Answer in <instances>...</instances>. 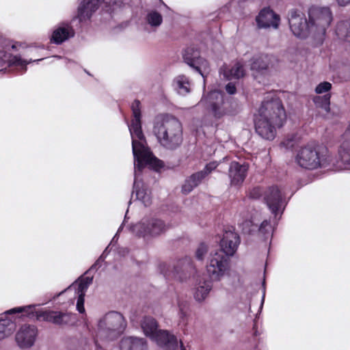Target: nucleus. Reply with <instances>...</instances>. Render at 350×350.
<instances>
[{
	"label": "nucleus",
	"instance_id": "obj_44",
	"mask_svg": "<svg viewBox=\"0 0 350 350\" xmlns=\"http://www.w3.org/2000/svg\"><path fill=\"white\" fill-rule=\"evenodd\" d=\"M217 164L215 162L209 163L205 166L204 169L201 172H206V176L209 173H211L213 170H215L217 167Z\"/></svg>",
	"mask_w": 350,
	"mask_h": 350
},
{
	"label": "nucleus",
	"instance_id": "obj_40",
	"mask_svg": "<svg viewBox=\"0 0 350 350\" xmlns=\"http://www.w3.org/2000/svg\"><path fill=\"white\" fill-rule=\"evenodd\" d=\"M136 197L137 199L142 200L146 206L150 202V196L143 189L136 191Z\"/></svg>",
	"mask_w": 350,
	"mask_h": 350
},
{
	"label": "nucleus",
	"instance_id": "obj_37",
	"mask_svg": "<svg viewBox=\"0 0 350 350\" xmlns=\"http://www.w3.org/2000/svg\"><path fill=\"white\" fill-rule=\"evenodd\" d=\"M92 282L93 276H87L83 278L78 285V288L77 289V294L83 293V295H85L89 286L92 283Z\"/></svg>",
	"mask_w": 350,
	"mask_h": 350
},
{
	"label": "nucleus",
	"instance_id": "obj_13",
	"mask_svg": "<svg viewBox=\"0 0 350 350\" xmlns=\"http://www.w3.org/2000/svg\"><path fill=\"white\" fill-rule=\"evenodd\" d=\"M255 21L258 29H278L280 25L281 18L269 7H266L260 10Z\"/></svg>",
	"mask_w": 350,
	"mask_h": 350
},
{
	"label": "nucleus",
	"instance_id": "obj_30",
	"mask_svg": "<svg viewBox=\"0 0 350 350\" xmlns=\"http://www.w3.org/2000/svg\"><path fill=\"white\" fill-rule=\"evenodd\" d=\"M336 35L341 39L350 42V21H340L336 28Z\"/></svg>",
	"mask_w": 350,
	"mask_h": 350
},
{
	"label": "nucleus",
	"instance_id": "obj_17",
	"mask_svg": "<svg viewBox=\"0 0 350 350\" xmlns=\"http://www.w3.org/2000/svg\"><path fill=\"white\" fill-rule=\"evenodd\" d=\"M329 154H297L296 162L303 168L314 170L318 167H325Z\"/></svg>",
	"mask_w": 350,
	"mask_h": 350
},
{
	"label": "nucleus",
	"instance_id": "obj_28",
	"mask_svg": "<svg viewBox=\"0 0 350 350\" xmlns=\"http://www.w3.org/2000/svg\"><path fill=\"white\" fill-rule=\"evenodd\" d=\"M16 325L12 319L5 317L0 319V340L11 335L15 329Z\"/></svg>",
	"mask_w": 350,
	"mask_h": 350
},
{
	"label": "nucleus",
	"instance_id": "obj_16",
	"mask_svg": "<svg viewBox=\"0 0 350 350\" xmlns=\"http://www.w3.org/2000/svg\"><path fill=\"white\" fill-rule=\"evenodd\" d=\"M42 59H38L35 60L29 59V61L23 59L19 55L12 56L8 53L7 49L3 46H0V70L4 66H14L18 67L22 72H25L27 70V65L31 62H39Z\"/></svg>",
	"mask_w": 350,
	"mask_h": 350
},
{
	"label": "nucleus",
	"instance_id": "obj_2",
	"mask_svg": "<svg viewBox=\"0 0 350 350\" xmlns=\"http://www.w3.org/2000/svg\"><path fill=\"white\" fill-rule=\"evenodd\" d=\"M152 134L159 144L167 150H175L183 143L181 122L171 115L158 116L153 122Z\"/></svg>",
	"mask_w": 350,
	"mask_h": 350
},
{
	"label": "nucleus",
	"instance_id": "obj_50",
	"mask_svg": "<svg viewBox=\"0 0 350 350\" xmlns=\"http://www.w3.org/2000/svg\"><path fill=\"white\" fill-rule=\"evenodd\" d=\"M94 344H95V347H96V350L102 349L101 345L98 342V341L96 340L94 341Z\"/></svg>",
	"mask_w": 350,
	"mask_h": 350
},
{
	"label": "nucleus",
	"instance_id": "obj_42",
	"mask_svg": "<svg viewBox=\"0 0 350 350\" xmlns=\"http://www.w3.org/2000/svg\"><path fill=\"white\" fill-rule=\"evenodd\" d=\"M264 193L261 187H256L253 188L250 192V198L252 199H258Z\"/></svg>",
	"mask_w": 350,
	"mask_h": 350
},
{
	"label": "nucleus",
	"instance_id": "obj_23",
	"mask_svg": "<svg viewBox=\"0 0 350 350\" xmlns=\"http://www.w3.org/2000/svg\"><path fill=\"white\" fill-rule=\"evenodd\" d=\"M120 350H148L147 340L143 338L127 336L121 339Z\"/></svg>",
	"mask_w": 350,
	"mask_h": 350
},
{
	"label": "nucleus",
	"instance_id": "obj_27",
	"mask_svg": "<svg viewBox=\"0 0 350 350\" xmlns=\"http://www.w3.org/2000/svg\"><path fill=\"white\" fill-rule=\"evenodd\" d=\"M173 86L177 93L185 96L190 92L191 84L189 79L185 75L176 77L173 81Z\"/></svg>",
	"mask_w": 350,
	"mask_h": 350
},
{
	"label": "nucleus",
	"instance_id": "obj_32",
	"mask_svg": "<svg viewBox=\"0 0 350 350\" xmlns=\"http://www.w3.org/2000/svg\"><path fill=\"white\" fill-rule=\"evenodd\" d=\"M200 57L199 51L194 49L193 47H188L185 49L183 54L185 62L192 68L196 65L197 59Z\"/></svg>",
	"mask_w": 350,
	"mask_h": 350
},
{
	"label": "nucleus",
	"instance_id": "obj_51",
	"mask_svg": "<svg viewBox=\"0 0 350 350\" xmlns=\"http://www.w3.org/2000/svg\"><path fill=\"white\" fill-rule=\"evenodd\" d=\"M251 223H252L251 221H245V224L247 225V226H249Z\"/></svg>",
	"mask_w": 350,
	"mask_h": 350
},
{
	"label": "nucleus",
	"instance_id": "obj_4",
	"mask_svg": "<svg viewBox=\"0 0 350 350\" xmlns=\"http://www.w3.org/2000/svg\"><path fill=\"white\" fill-rule=\"evenodd\" d=\"M308 17L312 29V38L317 44L323 43L326 31L333 21V14L327 6H312L308 10Z\"/></svg>",
	"mask_w": 350,
	"mask_h": 350
},
{
	"label": "nucleus",
	"instance_id": "obj_3",
	"mask_svg": "<svg viewBox=\"0 0 350 350\" xmlns=\"http://www.w3.org/2000/svg\"><path fill=\"white\" fill-rule=\"evenodd\" d=\"M16 313H23L21 316H25L31 320L46 321L59 326L68 325L72 321V314L70 313L55 310H36L35 305L17 307L5 312V314Z\"/></svg>",
	"mask_w": 350,
	"mask_h": 350
},
{
	"label": "nucleus",
	"instance_id": "obj_5",
	"mask_svg": "<svg viewBox=\"0 0 350 350\" xmlns=\"http://www.w3.org/2000/svg\"><path fill=\"white\" fill-rule=\"evenodd\" d=\"M133 118L128 124L132 139L133 153H152L147 145L142 129L140 102L135 100L131 105Z\"/></svg>",
	"mask_w": 350,
	"mask_h": 350
},
{
	"label": "nucleus",
	"instance_id": "obj_46",
	"mask_svg": "<svg viewBox=\"0 0 350 350\" xmlns=\"http://www.w3.org/2000/svg\"><path fill=\"white\" fill-rule=\"evenodd\" d=\"M339 6L345 7L350 4V0H336Z\"/></svg>",
	"mask_w": 350,
	"mask_h": 350
},
{
	"label": "nucleus",
	"instance_id": "obj_18",
	"mask_svg": "<svg viewBox=\"0 0 350 350\" xmlns=\"http://www.w3.org/2000/svg\"><path fill=\"white\" fill-rule=\"evenodd\" d=\"M135 176L141 172L145 167L152 168L155 170L163 167V162L157 159L154 154H133Z\"/></svg>",
	"mask_w": 350,
	"mask_h": 350
},
{
	"label": "nucleus",
	"instance_id": "obj_22",
	"mask_svg": "<svg viewBox=\"0 0 350 350\" xmlns=\"http://www.w3.org/2000/svg\"><path fill=\"white\" fill-rule=\"evenodd\" d=\"M248 170V164L232 162L229 167V177L231 184L240 185L244 181Z\"/></svg>",
	"mask_w": 350,
	"mask_h": 350
},
{
	"label": "nucleus",
	"instance_id": "obj_31",
	"mask_svg": "<svg viewBox=\"0 0 350 350\" xmlns=\"http://www.w3.org/2000/svg\"><path fill=\"white\" fill-rule=\"evenodd\" d=\"M146 21L151 27L156 29L161 25L163 17L157 11L150 10L146 14Z\"/></svg>",
	"mask_w": 350,
	"mask_h": 350
},
{
	"label": "nucleus",
	"instance_id": "obj_29",
	"mask_svg": "<svg viewBox=\"0 0 350 350\" xmlns=\"http://www.w3.org/2000/svg\"><path fill=\"white\" fill-rule=\"evenodd\" d=\"M269 62L270 56L268 55H260L253 58L251 68L257 71L266 70L269 65Z\"/></svg>",
	"mask_w": 350,
	"mask_h": 350
},
{
	"label": "nucleus",
	"instance_id": "obj_34",
	"mask_svg": "<svg viewBox=\"0 0 350 350\" xmlns=\"http://www.w3.org/2000/svg\"><path fill=\"white\" fill-rule=\"evenodd\" d=\"M193 68H194L197 72H198L202 77L205 79L206 77V75L210 72V67L208 62L202 58L199 57L197 59V62H196V65L192 66Z\"/></svg>",
	"mask_w": 350,
	"mask_h": 350
},
{
	"label": "nucleus",
	"instance_id": "obj_10",
	"mask_svg": "<svg viewBox=\"0 0 350 350\" xmlns=\"http://www.w3.org/2000/svg\"><path fill=\"white\" fill-rule=\"evenodd\" d=\"M288 21L291 31L299 38H312L310 20L308 21L305 14L298 9H291L288 13Z\"/></svg>",
	"mask_w": 350,
	"mask_h": 350
},
{
	"label": "nucleus",
	"instance_id": "obj_9",
	"mask_svg": "<svg viewBox=\"0 0 350 350\" xmlns=\"http://www.w3.org/2000/svg\"><path fill=\"white\" fill-rule=\"evenodd\" d=\"M170 226L161 219L152 217L144 219L131 226V231L138 237H157L165 233Z\"/></svg>",
	"mask_w": 350,
	"mask_h": 350
},
{
	"label": "nucleus",
	"instance_id": "obj_49",
	"mask_svg": "<svg viewBox=\"0 0 350 350\" xmlns=\"http://www.w3.org/2000/svg\"><path fill=\"white\" fill-rule=\"evenodd\" d=\"M340 156H341V159L344 161H348L349 159L350 160V154H340Z\"/></svg>",
	"mask_w": 350,
	"mask_h": 350
},
{
	"label": "nucleus",
	"instance_id": "obj_45",
	"mask_svg": "<svg viewBox=\"0 0 350 350\" xmlns=\"http://www.w3.org/2000/svg\"><path fill=\"white\" fill-rule=\"evenodd\" d=\"M226 90L229 94H234L237 91V88L233 83H228L226 85Z\"/></svg>",
	"mask_w": 350,
	"mask_h": 350
},
{
	"label": "nucleus",
	"instance_id": "obj_20",
	"mask_svg": "<svg viewBox=\"0 0 350 350\" xmlns=\"http://www.w3.org/2000/svg\"><path fill=\"white\" fill-rule=\"evenodd\" d=\"M239 243L240 238L238 234L232 230H226L220 241L221 248L218 251H224L228 257L232 256L237 251Z\"/></svg>",
	"mask_w": 350,
	"mask_h": 350
},
{
	"label": "nucleus",
	"instance_id": "obj_25",
	"mask_svg": "<svg viewBox=\"0 0 350 350\" xmlns=\"http://www.w3.org/2000/svg\"><path fill=\"white\" fill-rule=\"evenodd\" d=\"M206 172H198L189 176L182 186V192L184 194L189 193L195 187L198 186L206 177Z\"/></svg>",
	"mask_w": 350,
	"mask_h": 350
},
{
	"label": "nucleus",
	"instance_id": "obj_26",
	"mask_svg": "<svg viewBox=\"0 0 350 350\" xmlns=\"http://www.w3.org/2000/svg\"><path fill=\"white\" fill-rule=\"evenodd\" d=\"M141 327L144 334L152 338L159 332V325L157 320L150 316L144 317L141 321Z\"/></svg>",
	"mask_w": 350,
	"mask_h": 350
},
{
	"label": "nucleus",
	"instance_id": "obj_19",
	"mask_svg": "<svg viewBox=\"0 0 350 350\" xmlns=\"http://www.w3.org/2000/svg\"><path fill=\"white\" fill-rule=\"evenodd\" d=\"M36 336V326L23 325L16 334V341L21 348H29L34 344Z\"/></svg>",
	"mask_w": 350,
	"mask_h": 350
},
{
	"label": "nucleus",
	"instance_id": "obj_35",
	"mask_svg": "<svg viewBox=\"0 0 350 350\" xmlns=\"http://www.w3.org/2000/svg\"><path fill=\"white\" fill-rule=\"evenodd\" d=\"M245 75V70L239 63L235 64L229 70L228 72H224V75L228 79H239Z\"/></svg>",
	"mask_w": 350,
	"mask_h": 350
},
{
	"label": "nucleus",
	"instance_id": "obj_38",
	"mask_svg": "<svg viewBox=\"0 0 350 350\" xmlns=\"http://www.w3.org/2000/svg\"><path fill=\"white\" fill-rule=\"evenodd\" d=\"M207 252L208 246L204 243H200L196 251V259L198 260H203Z\"/></svg>",
	"mask_w": 350,
	"mask_h": 350
},
{
	"label": "nucleus",
	"instance_id": "obj_33",
	"mask_svg": "<svg viewBox=\"0 0 350 350\" xmlns=\"http://www.w3.org/2000/svg\"><path fill=\"white\" fill-rule=\"evenodd\" d=\"M212 288L211 282H204L203 285L199 286L195 292L194 297L198 301H202L207 296Z\"/></svg>",
	"mask_w": 350,
	"mask_h": 350
},
{
	"label": "nucleus",
	"instance_id": "obj_24",
	"mask_svg": "<svg viewBox=\"0 0 350 350\" xmlns=\"http://www.w3.org/2000/svg\"><path fill=\"white\" fill-rule=\"evenodd\" d=\"M152 339H154L159 346L167 350H174L177 347L176 338L166 330H159Z\"/></svg>",
	"mask_w": 350,
	"mask_h": 350
},
{
	"label": "nucleus",
	"instance_id": "obj_15",
	"mask_svg": "<svg viewBox=\"0 0 350 350\" xmlns=\"http://www.w3.org/2000/svg\"><path fill=\"white\" fill-rule=\"evenodd\" d=\"M264 200L271 213L275 216L282 208V210L284 208V200L277 186L269 187L264 191Z\"/></svg>",
	"mask_w": 350,
	"mask_h": 350
},
{
	"label": "nucleus",
	"instance_id": "obj_55",
	"mask_svg": "<svg viewBox=\"0 0 350 350\" xmlns=\"http://www.w3.org/2000/svg\"><path fill=\"white\" fill-rule=\"evenodd\" d=\"M54 57H55V58H58V59H59V58H60L59 57H57V56H55Z\"/></svg>",
	"mask_w": 350,
	"mask_h": 350
},
{
	"label": "nucleus",
	"instance_id": "obj_11",
	"mask_svg": "<svg viewBox=\"0 0 350 350\" xmlns=\"http://www.w3.org/2000/svg\"><path fill=\"white\" fill-rule=\"evenodd\" d=\"M198 105L205 106L206 109L215 118H220L228 113V103L225 96L220 91L213 90L207 96H203Z\"/></svg>",
	"mask_w": 350,
	"mask_h": 350
},
{
	"label": "nucleus",
	"instance_id": "obj_43",
	"mask_svg": "<svg viewBox=\"0 0 350 350\" xmlns=\"http://www.w3.org/2000/svg\"><path fill=\"white\" fill-rule=\"evenodd\" d=\"M271 230V225L267 220L263 221L259 228V232L265 235L269 233Z\"/></svg>",
	"mask_w": 350,
	"mask_h": 350
},
{
	"label": "nucleus",
	"instance_id": "obj_7",
	"mask_svg": "<svg viewBox=\"0 0 350 350\" xmlns=\"http://www.w3.org/2000/svg\"><path fill=\"white\" fill-rule=\"evenodd\" d=\"M282 151L295 152L297 153H324L327 148L323 144H317L315 142H310L303 145L300 137L297 135H287L280 144Z\"/></svg>",
	"mask_w": 350,
	"mask_h": 350
},
{
	"label": "nucleus",
	"instance_id": "obj_48",
	"mask_svg": "<svg viewBox=\"0 0 350 350\" xmlns=\"http://www.w3.org/2000/svg\"><path fill=\"white\" fill-rule=\"evenodd\" d=\"M104 260L103 254L98 258V260L94 262L98 267L101 266V262Z\"/></svg>",
	"mask_w": 350,
	"mask_h": 350
},
{
	"label": "nucleus",
	"instance_id": "obj_54",
	"mask_svg": "<svg viewBox=\"0 0 350 350\" xmlns=\"http://www.w3.org/2000/svg\"><path fill=\"white\" fill-rule=\"evenodd\" d=\"M236 0H232L231 3H233Z\"/></svg>",
	"mask_w": 350,
	"mask_h": 350
},
{
	"label": "nucleus",
	"instance_id": "obj_52",
	"mask_svg": "<svg viewBox=\"0 0 350 350\" xmlns=\"http://www.w3.org/2000/svg\"><path fill=\"white\" fill-rule=\"evenodd\" d=\"M65 291H66V290H64V291H62L61 293H59V294H57V295H56V297H58V296H59L60 295H62V293H64V292Z\"/></svg>",
	"mask_w": 350,
	"mask_h": 350
},
{
	"label": "nucleus",
	"instance_id": "obj_39",
	"mask_svg": "<svg viewBox=\"0 0 350 350\" xmlns=\"http://www.w3.org/2000/svg\"><path fill=\"white\" fill-rule=\"evenodd\" d=\"M332 88V84L329 82L325 81L319 83L315 89L317 94H322L328 92Z\"/></svg>",
	"mask_w": 350,
	"mask_h": 350
},
{
	"label": "nucleus",
	"instance_id": "obj_47",
	"mask_svg": "<svg viewBox=\"0 0 350 350\" xmlns=\"http://www.w3.org/2000/svg\"><path fill=\"white\" fill-rule=\"evenodd\" d=\"M99 267L94 263L90 268L85 272V274H88L92 271H96Z\"/></svg>",
	"mask_w": 350,
	"mask_h": 350
},
{
	"label": "nucleus",
	"instance_id": "obj_21",
	"mask_svg": "<svg viewBox=\"0 0 350 350\" xmlns=\"http://www.w3.org/2000/svg\"><path fill=\"white\" fill-rule=\"evenodd\" d=\"M75 36V31L70 24L68 22H64L53 31L51 42L56 44H60L70 38Z\"/></svg>",
	"mask_w": 350,
	"mask_h": 350
},
{
	"label": "nucleus",
	"instance_id": "obj_12",
	"mask_svg": "<svg viewBox=\"0 0 350 350\" xmlns=\"http://www.w3.org/2000/svg\"><path fill=\"white\" fill-rule=\"evenodd\" d=\"M102 3L105 4L109 11H114L116 8L121 6L122 0H83L78 8L79 21L89 20Z\"/></svg>",
	"mask_w": 350,
	"mask_h": 350
},
{
	"label": "nucleus",
	"instance_id": "obj_1",
	"mask_svg": "<svg viewBox=\"0 0 350 350\" xmlns=\"http://www.w3.org/2000/svg\"><path fill=\"white\" fill-rule=\"evenodd\" d=\"M285 120L286 113L281 100L273 94H269L258 109L255 129L262 138L272 140L276 135V127L282 126Z\"/></svg>",
	"mask_w": 350,
	"mask_h": 350
},
{
	"label": "nucleus",
	"instance_id": "obj_41",
	"mask_svg": "<svg viewBox=\"0 0 350 350\" xmlns=\"http://www.w3.org/2000/svg\"><path fill=\"white\" fill-rule=\"evenodd\" d=\"M85 295L83 293L78 294V298L77 301V309L79 312L83 314L85 312L84 301Z\"/></svg>",
	"mask_w": 350,
	"mask_h": 350
},
{
	"label": "nucleus",
	"instance_id": "obj_53",
	"mask_svg": "<svg viewBox=\"0 0 350 350\" xmlns=\"http://www.w3.org/2000/svg\"><path fill=\"white\" fill-rule=\"evenodd\" d=\"M350 162L347 163V165H346V167H348V166L350 167V165H349Z\"/></svg>",
	"mask_w": 350,
	"mask_h": 350
},
{
	"label": "nucleus",
	"instance_id": "obj_6",
	"mask_svg": "<svg viewBox=\"0 0 350 350\" xmlns=\"http://www.w3.org/2000/svg\"><path fill=\"white\" fill-rule=\"evenodd\" d=\"M126 327V322L122 314L111 311L99 321V334L109 340H113L120 336Z\"/></svg>",
	"mask_w": 350,
	"mask_h": 350
},
{
	"label": "nucleus",
	"instance_id": "obj_8",
	"mask_svg": "<svg viewBox=\"0 0 350 350\" xmlns=\"http://www.w3.org/2000/svg\"><path fill=\"white\" fill-rule=\"evenodd\" d=\"M230 269V257L224 251L211 254L206 265V272L211 280L219 281Z\"/></svg>",
	"mask_w": 350,
	"mask_h": 350
},
{
	"label": "nucleus",
	"instance_id": "obj_36",
	"mask_svg": "<svg viewBox=\"0 0 350 350\" xmlns=\"http://www.w3.org/2000/svg\"><path fill=\"white\" fill-rule=\"evenodd\" d=\"M330 98L331 96L329 94L323 96H317L314 98V102L318 107H321L328 112L330 109Z\"/></svg>",
	"mask_w": 350,
	"mask_h": 350
},
{
	"label": "nucleus",
	"instance_id": "obj_14",
	"mask_svg": "<svg viewBox=\"0 0 350 350\" xmlns=\"http://www.w3.org/2000/svg\"><path fill=\"white\" fill-rule=\"evenodd\" d=\"M193 271V267L191 258L185 257L177 260L173 266V270L169 273H165V276L183 282L190 277Z\"/></svg>",
	"mask_w": 350,
	"mask_h": 350
}]
</instances>
